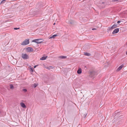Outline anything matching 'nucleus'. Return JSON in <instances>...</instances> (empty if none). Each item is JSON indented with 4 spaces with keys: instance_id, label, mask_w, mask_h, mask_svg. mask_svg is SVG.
Wrapping results in <instances>:
<instances>
[{
    "instance_id": "nucleus-10",
    "label": "nucleus",
    "mask_w": 127,
    "mask_h": 127,
    "mask_svg": "<svg viewBox=\"0 0 127 127\" xmlns=\"http://www.w3.org/2000/svg\"><path fill=\"white\" fill-rule=\"evenodd\" d=\"M77 72V73L79 74H80L82 72L81 69L80 68H79Z\"/></svg>"
},
{
    "instance_id": "nucleus-2",
    "label": "nucleus",
    "mask_w": 127,
    "mask_h": 127,
    "mask_svg": "<svg viewBox=\"0 0 127 127\" xmlns=\"http://www.w3.org/2000/svg\"><path fill=\"white\" fill-rule=\"evenodd\" d=\"M29 43V39H26L22 43V45H26Z\"/></svg>"
},
{
    "instance_id": "nucleus-1",
    "label": "nucleus",
    "mask_w": 127,
    "mask_h": 127,
    "mask_svg": "<svg viewBox=\"0 0 127 127\" xmlns=\"http://www.w3.org/2000/svg\"><path fill=\"white\" fill-rule=\"evenodd\" d=\"M43 41V39H38L33 40H32V42H35L37 44H40Z\"/></svg>"
},
{
    "instance_id": "nucleus-11",
    "label": "nucleus",
    "mask_w": 127,
    "mask_h": 127,
    "mask_svg": "<svg viewBox=\"0 0 127 127\" xmlns=\"http://www.w3.org/2000/svg\"><path fill=\"white\" fill-rule=\"evenodd\" d=\"M20 105L23 108H25L26 107V105H25L24 103L23 102H21L20 103Z\"/></svg>"
},
{
    "instance_id": "nucleus-25",
    "label": "nucleus",
    "mask_w": 127,
    "mask_h": 127,
    "mask_svg": "<svg viewBox=\"0 0 127 127\" xmlns=\"http://www.w3.org/2000/svg\"><path fill=\"white\" fill-rule=\"evenodd\" d=\"M87 114H84V116H85V117H86V116H87Z\"/></svg>"
},
{
    "instance_id": "nucleus-3",
    "label": "nucleus",
    "mask_w": 127,
    "mask_h": 127,
    "mask_svg": "<svg viewBox=\"0 0 127 127\" xmlns=\"http://www.w3.org/2000/svg\"><path fill=\"white\" fill-rule=\"evenodd\" d=\"M22 57L23 59H27L29 58V56L26 54L22 53Z\"/></svg>"
},
{
    "instance_id": "nucleus-26",
    "label": "nucleus",
    "mask_w": 127,
    "mask_h": 127,
    "mask_svg": "<svg viewBox=\"0 0 127 127\" xmlns=\"http://www.w3.org/2000/svg\"><path fill=\"white\" fill-rule=\"evenodd\" d=\"M114 0L115 1H118V0Z\"/></svg>"
},
{
    "instance_id": "nucleus-7",
    "label": "nucleus",
    "mask_w": 127,
    "mask_h": 127,
    "mask_svg": "<svg viewBox=\"0 0 127 127\" xmlns=\"http://www.w3.org/2000/svg\"><path fill=\"white\" fill-rule=\"evenodd\" d=\"M117 27V25L116 24H114L111 27H109L108 28L109 30H110L112 29H114Z\"/></svg>"
},
{
    "instance_id": "nucleus-5",
    "label": "nucleus",
    "mask_w": 127,
    "mask_h": 127,
    "mask_svg": "<svg viewBox=\"0 0 127 127\" xmlns=\"http://www.w3.org/2000/svg\"><path fill=\"white\" fill-rule=\"evenodd\" d=\"M27 51L28 52H33V49L31 47H28L26 48Z\"/></svg>"
},
{
    "instance_id": "nucleus-28",
    "label": "nucleus",
    "mask_w": 127,
    "mask_h": 127,
    "mask_svg": "<svg viewBox=\"0 0 127 127\" xmlns=\"http://www.w3.org/2000/svg\"><path fill=\"white\" fill-rule=\"evenodd\" d=\"M126 54L127 55V52H126Z\"/></svg>"
},
{
    "instance_id": "nucleus-8",
    "label": "nucleus",
    "mask_w": 127,
    "mask_h": 127,
    "mask_svg": "<svg viewBox=\"0 0 127 127\" xmlns=\"http://www.w3.org/2000/svg\"><path fill=\"white\" fill-rule=\"evenodd\" d=\"M104 2H102L101 4L99 6V7L100 8H104L105 6V5L104 4Z\"/></svg>"
},
{
    "instance_id": "nucleus-23",
    "label": "nucleus",
    "mask_w": 127,
    "mask_h": 127,
    "mask_svg": "<svg viewBox=\"0 0 127 127\" xmlns=\"http://www.w3.org/2000/svg\"><path fill=\"white\" fill-rule=\"evenodd\" d=\"M38 66V65H35V66H34V68H36L37 66Z\"/></svg>"
},
{
    "instance_id": "nucleus-32",
    "label": "nucleus",
    "mask_w": 127,
    "mask_h": 127,
    "mask_svg": "<svg viewBox=\"0 0 127 127\" xmlns=\"http://www.w3.org/2000/svg\"><path fill=\"white\" fill-rule=\"evenodd\" d=\"M101 105H102V103H101Z\"/></svg>"
},
{
    "instance_id": "nucleus-16",
    "label": "nucleus",
    "mask_w": 127,
    "mask_h": 127,
    "mask_svg": "<svg viewBox=\"0 0 127 127\" xmlns=\"http://www.w3.org/2000/svg\"><path fill=\"white\" fill-rule=\"evenodd\" d=\"M10 88L11 89H13L14 88V86L12 84H10Z\"/></svg>"
},
{
    "instance_id": "nucleus-31",
    "label": "nucleus",
    "mask_w": 127,
    "mask_h": 127,
    "mask_svg": "<svg viewBox=\"0 0 127 127\" xmlns=\"http://www.w3.org/2000/svg\"><path fill=\"white\" fill-rule=\"evenodd\" d=\"M85 67V68H86V66H84Z\"/></svg>"
},
{
    "instance_id": "nucleus-27",
    "label": "nucleus",
    "mask_w": 127,
    "mask_h": 127,
    "mask_svg": "<svg viewBox=\"0 0 127 127\" xmlns=\"http://www.w3.org/2000/svg\"><path fill=\"white\" fill-rule=\"evenodd\" d=\"M47 68L49 70L50 69V68H49V67H47Z\"/></svg>"
},
{
    "instance_id": "nucleus-14",
    "label": "nucleus",
    "mask_w": 127,
    "mask_h": 127,
    "mask_svg": "<svg viewBox=\"0 0 127 127\" xmlns=\"http://www.w3.org/2000/svg\"><path fill=\"white\" fill-rule=\"evenodd\" d=\"M57 36V35L56 34H54L52 36H51L49 38V39H51L52 38H55V37L56 36Z\"/></svg>"
},
{
    "instance_id": "nucleus-4",
    "label": "nucleus",
    "mask_w": 127,
    "mask_h": 127,
    "mask_svg": "<svg viewBox=\"0 0 127 127\" xmlns=\"http://www.w3.org/2000/svg\"><path fill=\"white\" fill-rule=\"evenodd\" d=\"M97 74V73L95 71H93L90 72V76L92 77H93L94 76L96 75Z\"/></svg>"
},
{
    "instance_id": "nucleus-18",
    "label": "nucleus",
    "mask_w": 127,
    "mask_h": 127,
    "mask_svg": "<svg viewBox=\"0 0 127 127\" xmlns=\"http://www.w3.org/2000/svg\"><path fill=\"white\" fill-rule=\"evenodd\" d=\"M23 91L24 92H26L27 91V90L26 89H23Z\"/></svg>"
},
{
    "instance_id": "nucleus-30",
    "label": "nucleus",
    "mask_w": 127,
    "mask_h": 127,
    "mask_svg": "<svg viewBox=\"0 0 127 127\" xmlns=\"http://www.w3.org/2000/svg\"><path fill=\"white\" fill-rule=\"evenodd\" d=\"M55 23H54V24H53V25H55Z\"/></svg>"
},
{
    "instance_id": "nucleus-22",
    "label": "nucleus",
    "mask_w": 127,
    "mask_h": 127,
    "mask_svg": "<svg viewBox=\"0 0 127 127\" xmlns=\"http://www.w3.org/2000/svg\"><path fill=\"white\" fill-rule=\"evenodd\" d=\"M122 21H117V23L118 24H119V23H120Z\"/></svg>"
},
{
    "instance_id": "nucleus-17",
    "label": "nucleus",
    "mask_w": 127,
    "mask_h": 127,
    "mask_svg": "<svg viewBox=\"0 0 127 127\" xmlns=\"http://www.w3.org/2000/svg\"><path fill=\"white\" fill-rule=\"evenodd\" d=\"M6 0H3L1 2V3H3L5 2V1Z\"/></svg>"
},
{
    "instance_id": "nucleus-29",
    "label": "nucleus",
    "mask_w": 127,
    "mask_h": 127,
    "mask_svg": "<svg viewBox=\"0 0 127 127\" xmlns=\"http://www.w3.org/2000/svg\"><path fill=\"white\" fill-rule=\"evenodd\" d=\"M69 23H70V24H72V23H71V22H69Z\"/></svg>"
},
{
    "instance_id": "nucleus-13",
    "label": "nucleus",
    "mask_w": 127,
    "mask_h": 127,
    "mask_svg": "<svg viewBox=\"0 0 127 127\" xmlns=\"http://www.w3.org/2000/svg\"><path fill=\"white\" fill-rule=\"evenodd\" d=\"M67 57L66 56H60L59 57V58L60 59H65Z\"/></svg>"
},
{
    "instance_id": "nucleus-15",
    "label": "nucleus",
    "mask_w": 127,
    "mask_h": 127,
    "mask_svg": "<svg viewBox=\"0 0 127 127\" xmlns=\"http://www.w3.org/2000/svg\"><path fill=\"white\" fill-rule=\"evenodd\" d=\"M84 55L86 56H89L90 55V53H88L87 52H85L84 53Z\"/></svg>"
},
{
    "instance_id": "nucleus-21",
    "label": "nucleus",
    "mask_w": 127,
    "mask_h": 127,
    "mask_svg": "<svg viewBox=\"0 0 127 127\" xmlns=\"http://www.w3.org/2000/svg\"><path fill=\"white\" fill-rule=\"evenodd\" d=\"M19 29H20L19 28H14V29L15 30Z\"/></svg>"
},
{
    "instance_id": "nucleus-33",
    "label": "nucleus",
    "mask_w": 127,
    "mask_h": 127,
    "mask_svg": "<svg viewBox=\"0 0 127 127\" xmlns=\"http://www.w3.org/2000/svg\"><path fill=\"white\" fill-rule=\"evenodd\" d=\"M101 102H101V103H101Z\"/></svg>"
},
{
    "instance_id": "nucleus-6",
    "label": "nucleus",
    "mask_w": 127,
    "mask_h": 127,
    "mask_svg": "<svg viewBox=\"0 0 127 127\" xmlns=\"http://www.w3.org/2000/svg\"><path fill=\"white\" fill-rule=\"evenodd\" d=\"M119 28H116L112 32L113 34H114L117 33L119 32Z\"/></svg>"
},
{
    "instance_id": "nucleus-9",
    "label": "nucleus",
    "mask_w": 127,
    "mask_h": 127,
    "mask_svg": "<svg viewBox=\"0 0 127 127\" xmlns=\"http://www.w3.org/2000/svg\"><path fill=\"white\" fill-rule=\"evenodd\" d=\"M124 66V64H122L120 65L117 69V71H119Z\"/></svg>"
},
{
    "instance_id": "nucleus-20",
    "label": "nucleus",
    "mask_w": 127,
    "mask_h": 127,
    "mask_svg": "<svg viewBox=\"0 0 127 127\" xmlns=\"http://www.w3.org/2000/svg\"><path fill=\"white\" fill-rule=\"evenodd\" d=\"M37 86V85L35 84H34V85H33V87L34 88L36 87Z\"/></svg>"
},
{
    "instance_id": "nucleus-19",
    "label": "nucleus",
    "mask_w": 127,
    "mask_h": 127,
    "mask_svg": "<svg viewBox=\"0 0 127 127\" xmlns=\"http://www.w3.org/2000/svg\"><path fill=\"white\" fill-rule=\"evenodd\" d=\"M30 71L32 72H33V69L32 68H30Z\"/></svg>"
},
{
    "instance_id": "nucleus-24",
    "label": "nucleus",
    "mask_w": 127,
    "mask_h": 127,
    "mask_svg": "<svg viewBox=\"0 0 127 127\" xmlns=\"http://www.w3.org/2000/svg\"><path fill=\"white\" fill-rule=\"evenodd\" d=\"M96 30V29H95V28H93V29H92V30Z\"/></svg>"
},
{
    "instance_id": "nucleus-12",
    "label": "nucleus",
    "mask_w": 127,
    "mask_h": 127,
    "mask_svg": "<svg viewBox=\"0 0 127 127\" xmlns=\"http://www.w3.org/2000/svg\"><path fill=\"white\" fill-rule=\"evenodd\" d=\"M47 56H46V57H43L42 58H41L40 59V60H45L47 58Z\"/></svg>"
}]
</instances>
